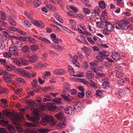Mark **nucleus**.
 Returning <instances> with one entry per match:
<instances>
[{
  "instance_id": "nucleus-1",
  "label": "nucleus",
  "mask_w": 133,
  "mask_h": 133,
  "mask_svg": "<svg viewBox=\"0 0 133 133\" xmlns=\"http://www.w3.org/2000/svg\"><path fill=\"white\" fill-rule=\"evenodd\" d=\"M45 106L43 105H41L36 108H33L31 109V110L33 112L35 115L34 118L28 115H26V117L27 119L31 122L34 121L35 119L39 120V112L43 111L44 109Z\"/></svg>"
},
{
  "instance_id": "nucleus-2",
  "label": "nucleus",
  "mask_w": 133,
  "mask_h": 133,
  "mask_svg": "<svg viewBox=\"0 0 133 133\" xmlns=\"http://www.w3.org/2000/svg\"><path fill=\"white\" fill-rule=\"evenodd\" d=\"M65 86L63 88V91L61 96L65 100L69 101L70 100V99L68 98L69 96L68 93L70 90V85L69 84L67 83H65Z\"/></svg>"
},
{
  "instance_id": "nucleus-3",
  "label": "nucleus",
  "mask_w": 133,
  "mask_h": 133,
  "mask_svg": "<svg viewBox=\"0 0 133 133\" xmlns=\"http://www.w3.org/2000/svg\"><path fill=\"white\" fill-rule=\"evenodd\" d=\"M109 51L107 50L103 51L102 52L99 51L98 53V55L96 56V58L97 60L101 62L106 57L109 56Z\"/></svg>"
},
{
  "instance_id": "nucleus-4",
  "label": "nucleus",
  "mask_w": 133,
  "mask_h": 133,
  "mask_svg": "<svg viewBox=\"0 0 133 133\" xmlns=\"http://www.w3.org/2000/svg\"><path fill=\"white\" fill-rule=\"evenodd\" d=\"M3 113L6 116L9 117H12L13 120L15 121H18V118H19L18 116V114L17 113L12 112H8L6 111H3Z\"/></svg>"
},
{
  "instance_id": "nucleus-5",
  "label": "nucleus",
  "mask_w": 133,
  "mask_h": 133,
  "mask_svg": "<svg viewBox=\"0 0 133 133\" xmlns=\"http://www.w3.org/2000/svg\"><path fill=\"white\" fill-rule=\"evenodd\" d=\"M54 119V117L52 116L46 115L42 118L41 123L43 125H45L49 122L52 121Z\"/></svg>"
},
{
  "instance_id": "nucleus-6",
  "label": "nucleus",
  "mask_w": 133,
  "mask_h": 133,
  "mask_svg": "<svg viewBox=\"0 0 133 133\" xmlns=\"http://www.w3.org/2000/svg\"><path fill=\"white\" fill-rule=\"evenodd\" d=\"M15 63L16 64L19 66H21V65H27L29 64V61L22 58H19L15 61Z\"/></svg>"
},
{
  "instance_id": "nucleus-7",
  "label": "nucleus",
  "mask_w": 133,
  "mask_h": 133,
  "mask_svg": "<svg viewBox=\"0 0 133 133\" xmlns=\"http://www.w3.org/2000/svg\"><path fill=\"white\" fill-rule=\"evenodd\" d=\"M101 11L99 7L96 6L93 10V12H92V15L90 17V19H92L95 17L98 18L97 17L99 16V14Z\"/></svg>"
},
{
  "instance_id": "nucleus-8",
  "label": "nucleus",
  "mask_w": 133,
  "mask_h": 133,
  "mask_svg": "<svg viewBox=\"0 0 133 133\" xmlns=\"http://www.w3.org/2000/svg\"><path fill=\"white\" fill-rule=\"evenodd\" d=\"M12 42L15 47L18 48L21 46L22 43L20 40L15 36L12 38Z\"/></svg>"
},
{
  "instance_id": "nucleus-9",
  "label": "nucleus",
  "mask_w": 133,
  "mask_h": 133,
  "mask_svg": "<svg viewBox=\"0 0 133 133\" xmlns=\"http://www.w3.org/2000/svg\"><path fill=\"white\" fill-rule=\"evenodd\" d=\"M48 65V64L46 63H43L41 62H39L35 65L34 67L37 69H41L42 68L46 67Z\"/></svg>"
},
{
  "instance_id": "nucleus-10",
  "label": "nucleus",
  "mask_w": 133,
  "mask_h": 133,
  "mask_svg": "<svg viewBox=\"0 0 133 133\" xmlns=\"http://www.w3.org/2000/svg\"><path fill=\"white\" fill-rule=\"evenodd\" d=\"M18 50L16 47H11L9 48V52L11 55L18 56Z\"/></svg>"
},
{
  "instance_id": "nucleus-11",
  "label": "nucleus",
  "mask_w": 133,
  "mask_h": 133,
  "mask_svg": "<svg viewBox=\"0 0 133 133\" xmlns=\"http://www.w3.org/2000/svg\"><path fill=\"white\" fill-rule=\"evenodd\" d=\"M32 23L35 25L41 28H43L44 27V23L41 21L34 20L32 21Z\"/></svg>"
},
{
  "instance_id": "nucleus-12",
  "label": "nucleus",
  "mask_w": 133,
  "mask_h": 133,
  "mask_svg": "<svg viewBox=\"0 0 133 133\" xmlns=\"http://www.w3.org/2000/svg\"><path fill=\"white\" fill-rule=\"evenodd\" d=\"M82 105L80 102H77L75 103L74 108L76 111L78 112L81 110Z\"/></svg>"
},
{
  "instance_id": "nucleus-13",
  "label": "nucleus",
  "mask_w": 133,
  "mask_h": 133,
  "mask_svg": "<svg viewBox=\"0 0 133 133\" xmlns=\"http://www.w3.org/2000/svg\"><path fill=\"white\" fill-rule=\"evenodd\" d=\"M65 111L66 113L71 115H73L74 113L73 108L70 106L66 107L65 109Z\"/></svg>"
},
{
  "instance_id": "nucleus-14",
  "label": "nucleus",
  "mask_w": 133,
  "mask_h": 133,
  "mask_svg": "<svg viewBox=\"0 0 133 133\" xmlns=\"http://www.w3.org/2000/svg\"><path fill=\"white\" fill-rule=\"evenodd\" d=\"M54 74L59 75H63L65 73L64 70L62 69H56L53 71Z\"/></svg>"
},
{
  "instance_id": "nucleus-15",
  "label": "nucleus",
  "mask_w": 133,
  "mask_h": 133,
  "mask_svg": "<svg viewBox=\"0 0 133 133\" xmlns=\"http://www.w3.org/2000/svg\"><path fill=\"white\" fill-rule=\"evenodd\" d=\"M106 28L108 31H112L114 30V26L108 22H105Z\"/></svg>"
},
{
  "instance_id": "nucleus-16",
  "label": "nucleus",
  "mask_w": 133,
  "mask_h": 133,
  "mask_svg": "<svg viewBox=\"0 0 133 133\" xmlns=\"http://www.w3.org/2000/svg\"><path fill=\"white\" fill-rule=\"evenodd\" d=\"M6 70L9 71H12L15 70L16 67L14 65L11 64L8 65L7 63L4 66Z\"/></svg>"
},
{
  "instance_id": "nucleus-17",
  "label": "nucleus",
  "mask_w": 133,
  "mask_h": 133,
  "mask_svg": "<svg viewBox=\"0 0 133 133\" xmlns=\"http://www.w3.org/2000/svg\"><path fill=\"white\" fill-rule=\"evenodd\" d=\"M46 107L48 110L51 111H54L56 109L55 106L54 105V104L51 102L47 104Z\"/></svg>"
},
{
  "instance_id": "nucleus-18",
  "label": "nucleus",
  "mask_w": 133,
  "mask_h": 133,
  "mask_svg": "<svg viewBox=\"0 0 133 133\" xmlns=\"http://www.w3.org/2000/svg\"><path fill=\"white\" fill-rule=\"evenodd\" d=\"M111 57L112 59L116 61L119 60L120 58V55L117 52H113L112 53Z\"/></svg>"
},
{
  "instance_id": "nucleus-19",
  "label": "nucleus",
  "mask_w": 133,
  "mask_h": 133,
  "mask_svg": "<svg viewBox=\"0 0 133 133\" xmlns=\"http://www.w3.org/2000/svg\"><path fill=\"white\" fill-rule=\"evenodd\" d=\"M94 76V73L91 71H88L86 73V77L88 79H92Z\"/></svg>"
},
{
  "instance_id": "nucleus-20",
  "label": "nucleus",
  "mask_w": 133,
  "mask_h": 133,
  "mask_svg": "<svg viewBox=\"0 0 133 133\" xmlns=\"http://www.w3.org/2000/svg\"><path fill=\"white\" fill-rule=\"evenodd\" d=\"M121 23L122 29H127L128 28L127 25L129 24V22L128 21H125L123 20H121Z\"/></svg>"
},
{
  "instance_id": "nucleus-21",
  "label": "nucleus",
  "mask_w": 133,
  "mask_h": 133,
  "mask_svg": "<svg viewBox=\"0 0 133 133\" xmlns=\"http://www.w3.org/2000/svg\"><path fill=\"white\" fill-rule=\"evenodd\" d=\"M51 46L54 48L57 49L59 51L62 52L63 50V48L59 44L56 45L52 44Z\"/></svg>"
},
{
  "instance_id": "nucleus-22",
  "label": "nucleus",
  "mask_w": 133,
  "mask_h": 133,
  "mask_svg": "<svg viewBox=\"0 0 133 133\" xmlns=\"http://www.w3.org/2000/svg\"><path fill=\"white\" fill-rule=\"evenodd\" d=\"M38 59V57L35 55H33L30 57L29 61L32 63H35L37 61Z\"/></svg>"
},
{
  "instance_id": "nucleus-23",
  "label": "nucleus",
  "mask_w": 133,
  "mask_h": 133,
  "mask_svg": "<svg viewBox=\"0 0 133 133\" xmlns=\"http://www.w3.org/2000/svg\"><path fill=\"white\" fill-rule=\"evenodd\" d=\"M18 74H19L22 76L27 77L28 75V72H26L23 70L22 69H18L17 70Z\"/></svg>"
},
{
  "instance_id": "nucleus-24",
  "label": "nucleus",
  "mask_w": 133,
  "mask_h": 133,
  "mask_svg": "<svg viewBox=\"0 0 133 133\" xmlns=\"http://www.w3.org/2000/svg\"><path fill=\"white\" fill-rule=\"evenodd\" d=\"M18 74H19L22 76L27 77L28 75V72H26L23 70L22 69H18L17 70Z\"/></svg>"
},
{
  "instance_id": "nucleus-25",
  "label": "nucleus",
  "mask_w": 133,
  "mask_h": 133,
  "mask_svg": "<svg viewBox=\"0 0 133 133\" xmlns=\"http://www.w3.org/2000/svg\"><path fill=\"white\" fill-rule=\"evenodd\" d=\"M52 3H53L55 4L58 3L60 5L62 8H63L64 6V4L62 0H49Z\"/></svg>"
},
{
  "instance_id": "nucleus-26",
  "label": "nucleus",
  "mask_w": 133,
  "mask_h": 133,
  "mask_svg": "<svg viewBox=\"0 0 133 133\" xmlns=\"http://www.w3.org/2000/svg\"><path fill=\"white\" fill-rule=\"evenodd\" d=\"M27 73L28 75L27 76V77L30 78L34 77L37 74L36 72L34 71H31L30 72H28Z\"/></svg>"
},
{
  "instance_id": "nucleus-27",
  "label": "nucleus",
  "mask_w": 133,
  "mask_h": 133,
  "mask_svg": "<svg viewBox=\"0 0 133 133\" xmlns=\"http://www.w3.org/2000/svg\"><path fill=\"white\" fill-rule=\"evenodd\" d=\"M78 57L76 56L75 55L73 56V63L76 66L79 67L80 66V64L79 63L77 62Z\"/></svg>"
},
{
  "instance_id": "nucleus-28",
  "label": "nucleus",
  "mask_w": 133,
  "mask_h": 133,
  "mask_svg": "<svg viewBox=\"0 0 133 133\" xmlns=\"http://www.w3.org/2000/svg\"><path fill=\"white\" fill-rule=\"evenodd\" d=\"M0 13L1 19L3 21H5L6 19V13L2 10L1 11Z\"/></svg>"
},
{
  "instance_id": "nucleus-29",
  "label": "nucleus",
  "mask_w": 133,
  "mask_h": 133,
  "mask_svg": "<svg viewBox=\"0 0 133 133\" xmlns=\"http://www.w3.org/2000/svg\"><path fill=\"white\" fill-rule=\"evenodd\" d=\"M29 44H35L36 43V41L34 38L31 37H28L27 39V42Z\"/></svg>"
},
{
  "instance_id": "nucleus-30",
  "label": "nucleus",
  "mask_w": 133,
  "mask_h": 133,
  "mask_svg": "<svg viewBox=\"0 0 133 133\" xmlns=\"http://www.w3.org/2000/svg\"><path fill=\"white\" fill-rule=\"evenodd\" d=\"M101 87L104 89L109 88V83L106 81H104L102 84Z\"/></svg>"
},
{
  "instance_id": "nucleus-31",
  "label": "nucleus",
  "mask_w": 133,
  "mask_h": 133,
  "mask_svg": "<svg viewBox=\"0 0 133 133\" xmlns=\"http://www.w3.org/2000/svg\"><path fill=\"white\" fill-rule=\"evenodd\" d=\"M119 96L120 97H124L126 94V92L124 90L120 89L118 91Z\"/></svg>"
},
{
  "instance_id": "nucleus-32",
  "label": "nucleus",
  "mask_w": 133,
  "mask_h": 133,
  "mask_svg": "<svg viewBox=\"0 0 133 133\" xmlns=\"http://www.w3.org/2000/svg\"><path fill=\"white\" fill-rule=\"evenodd\" d=\"M55 117L58 120H62L63 118V114L61 112H60L57 114L55 115Z\"/></svg>"
},
{
  "instance_id": "nucleus-33",
  "label": "nucleus",
  "mask_w": 133,
  "mask_h": 133,
  "mask_svg": "<svg viewBox=\"0 0 133 133\" xmlns=\"http://www.w3.org/2000/svg\"><path fill=\"white\" fill-rule=\"evenodd\" d=\"M8 92V90L6 88L2 87H0V92L1 94H6Z\"/></svg>"
},
{
  "instance_id": "nucleus-34",
  "label": "nucleus",
  "mask_w": 133,
  "mask_h": 133,
  "mask_svg": "<svg viewBox=\"0 0 133 133\" xmlns=\"http://www.w3.org/2000/svg\"><path fill=\"white\" fill-rule=\"evenodd\" d=\"M24 25L27 27H29L31 25L30 22L27 19L23 20Z\"/></svg>"
},
{
  "instance_id": "nucleus-35",
  "label": "nucleus",
  "mask_w": 133,
  "mask_h": 133,
  "mask_svg": "<svg viewBox=\"0 0 133 133\" xmlns=\"http://www.w3.org/2000/svg\"><path fill=\"white\" fill-rule=\"evenodd\" d=\"M105 23V22H104L101 21L99 22H97L96 24L97 27L98 28L101 29L104 26Z\"/></svg>"
},
{
  "instance_id": "nucleus-36",
  "label": "nucleus",
  "mask_w": 133,
  "mask_h": 133,
  "mask_svg": "<svg viewBox=\"0 0 133 133\" xmlns=\"http://www.w3.org/2000/svg\"><path fill=\"white\" fill-rule=\"evenodd\" d=\"M5 75H6L5 76V77L6 79H12L15 76H16L15 75L11 74L9 73H8L7 72L6 74Z\"/></svg>"
},
{
  "instance_id": "nucleus-37",
  "label": "nucleus",
  "mask_w": 133,
  "mask_h": 133,
  "mask_svg": "<svg viewBox=\"0 0 133 133\" xmlns=\"http://www.w3.org/2000/svg\"><path fill=\"white\" fill-rule=\"evenodd\" d=\"M66 124L64 123H59L56 126V127L57 129H59L61 128H64Z\"/></svg>"
},
{
  "instance_id": "nucleus-38",
  "label": "nucleus",
  "mask_w": 133,
  "mask_h": 133,
  "mask_svg": "<svg viewBox=\"0 0 133 133\" xmlns=\"http://www.w3.org/2000/svg\"><path fill=\"white\" fill-rule=\"evenodd\" d=\"M8 130L11 133H14L15 131V130L14 127L12 125H8L7 127Z\"/></svg>"
},
{
  "instance_id": "nucleus-39",
  "label": "nucleus",
  "mask_w": 133,
  "mask_h": 133,
  "mask_svg": "<svg viewBox=\"0 0 133 133\" xmlns=\"http://www.w3.org/2000/svg\"><path fill=\"white\" fill-rule=\"evenodd\" d=\"M8 121L4 120H0V125L2 126H6L8 125Z\"/></svg>"
},
{
  "instance_id": "nucleus-40",
  "label": "nucleus",
  "mask_w": 133,
  "mask_h": 133,
  "mask_svg": "<svg viewBox=\"0 0 133 133\" xmlns=\"http://www.w3.org/2000/svg\"><path fill=\"white\" fill-rule=\"evenodd\" d=\"M33 3L34 6L36 7H38L41 4L39 0H34Z\"/></svg>"
},
{
  "instance_id": "nucleus-41",
  "label": "nucleus",
  "mask_w": 133,
  "mask_h": 133,
  "mask_svg": "<svg viewBox=\"0 0 133 133\" xmlns=\"http://www.w3.org/2000/svg\"><path fill=\"white\" fill-rule=\"evenodd\" d=\"M30 48L31 50L36 51L39 48V46L37 45L34 44L31 45Z\"/></svg>"
},
{
  "instance_id": "nucleus-42",
  "label": "nucleus",
  "mask_w": 133,
  "mask_h": 133,
  "mask_svg": "<svg viewBox=\"0 0 133 133\" xmlns=\"http://www.w3.org/2000/svg\"><path fill=\"white\" fill-rule=\"evenodd\" d=\"M99 7L101 9H104L105 7V2L103 1L100 0L99 2Z\"/></svg>"
},
{
  "instance_id": "nucleus-43",
  "label": "nucleus",
  "mask_w": 133,
  "mask_h": 133,
  "mask_svg": "<svg viewBox=\"0 0 133 133\" xmlns=\"http://www.w3.org/2000/svg\"><path fill=\"white\" fill-rule=\"evenodd\" d=\"M90 83L89 84L90 85L92 88L94 89H96L97 88V85L96 83L92 80H90Z\"/></svg>"
},
{
  "instance_id": "nucleus-44",
  "label": "nucleus",
  "mask_w": 133,
  "mask_h": 133,
  "mask_svg": "<svg viewBox=\"0 0 133 133\" xmlns=\"http://www.w3.org/2000/svg\"><path fill=\"white\" fill-rule=\"evenodd\" d=\"M54 89L53 87H46L43 88V90L45 92H46L48 91H51Z\"/></svg>"
},
{
  "instance_id": "nucleus-45",
  "label": "nucleus",
  "mask_w": 133,
  "mask_h": 133,
  "mask_svg": "<svg viewBox=\"0 0 133 133\" xmlns=\"http://www.w3.org/2000/svg\"><path fill=\"white\" fill-rule=\"evenodd\" d=\"M22 50L24 52H26L29 50V48L28 45H24L22 48Z\"/></svg>"
},
{
  "instance_id": "nucleus-46",
  "label": "nucleus",
  "mask_w": 133,
  "mask_h": 133,
  "mask_svg": "<svg viewBox=\"0 0 133 133\" xmlns=\"http://www.w3.org/2000/svg\"><path fill=\"white\" fill-rule=\"evenodd\" d=\"M31 85L34 87H35L37 85V82L36 78H34L31 82Z\"/></svg>"
},
{
  "instance_id": "nucleus-47",
  "label": "nucleus",
  "mask_w": 133,
  "mask_h": 133,
  "mask_svg": "<svg viewBox=\"0 0 133 133\" xmlns=\"http://www.w3.org/2000/svg\"><path fill=\"white\" fill-rule=\"evenodd\" d=\"M46 6L48 8V9L53 11L56 9V7L53 5L50 4H48L46 5Z\"/></svg>"
},
{
  "instance_id": "nucleus-48",
  "label": "nucleus",
  "mask_w": 133,
  "mask_h": 133,
  "mask_svg": "<svg viewBox=\"0 0 133 133\" xmlns=\"http://www.w3.org/2000/svg\"><path fill=\"white\" fill-rule=\"evenodd\" d=\"M61 27L62 28H63L64 30L66 32H67L68 33H70L71 32H72V33L73 34H75V33L74 32L72 31H71V30L67 28L65 26H63V25H61Z\"/></svg>"
},
{
  "instance_id": "nucleus-49",
  "label": "nucleus",
  "mask_w": 133,
  "mask_h": 133,
  "mask_svg": "<svg viewBox=\"0 0 133 133\" xmlns=\"http://www.w3.org/2000/svg\"><path fill=\"white\" fill-rule=\"evenodd\" d=\"M24 13L25 15L29 19L31 20L32 19L31 14L27 12L26 11H25L24 12Z\"/></svg>"
},
{
  "instance_id": "nucleus-50",
  "label": "nucleus",
  "mask_w": 133,
  "mask_h": 133,
  "mask_svg": "<svg viewBox=\"0 0 133 133\" xmlns=\"http://www.w3.org/2000/svg\"><path fill=\"white\" fill-rule=\"evenodd\" d=\"M68 71L70 74H74V68L71 66L69 65L68 66Z\"/></svg>"
},
{
  "instance_id": "nucleus-51",
  "label": "nucleus",
  "mask_w": 133,
  "mask_h": 133,
  "mask_svg": "<svg viewBox=\"0 0 133 133\" xmlns=\"http://www.w3.org/2000/svg\"><path fill=\"white\" fill-rule=\"evenodd\" d=\"M7 38L6 35L5 34H0V40L4 41Z\"/></svg>"
},
{
  "instance_id": "nucleus-52",
  "label": "nucleus",
  "mask_w": 133,
  "mask_h": 133,
  "mask_svg": "<svg viewBox=\"0 0 133 133\" xmlns=\"http://www.w3.org/2000/svg\"><path fill=\"white\" fill-rule=\"evenodd\" d=\"M99 64V62L96 60L94 61L91 62L90 64L92 66H96Z\"/></svg>"
},
{
  "instance_id": "nucleus-53",
  "label": "nucleus",
  "mask_w": 133,
  "mask_h": 133,
  "mask_svg": "<svg viewBox=\"0 0 133 133\" xmlns=\"http://www.w3.org/2000/svg\"><path fill=\"white\" fill-rule=\"evenodd\" d=\"M52 101L55 103H57V104H59L61 103V99L60 98H57L56 99H54L52 100Z\"/></svg>"
},
{
  "instance_id": "nucleus-54",
  "label": "nucleus",
  "mask_w": 133,
  "mask_h": 133,
  "mask_svg": "<svg viewBox=\"0 0 133 133\" xmlns=\"http://www.w3.org/2000/svg\"><path fill=\"white\" fill-rule=\"evenodd\" d=\"M0 63L4 65V66L7 63H6V60L5 59L3 58L0 59Z\"/></svg>"
},
{
  "instance_id": "nucleus-55",
  "label": "nucleus",
  "mask_w": 133,
  "mask_h": 133,
  "mask_svg": "<svg viewBox=\"0 0 133 133\" xmlns=\"http://www.w3.org/2000/svg\"><path fill=\"white\" fill-rule=\"evenodd\" d=\"M11 55L10 52H6L3 54V56L5 58H9L11 57Z\"/></svg>"
},
{
  "instance_id": "nucleus-56",
  "label": "nucleus",
  "mask_w": 133,
  "mask_h": 133,
  "mask_svg": "<svg viewBox=\"0 0 133 133\" xmlns=\"http://www.w3.org/2000/svg\"><path fill=\"white\" fill-rule=\"evenodd\" d=\"M40 133H46L48 132L49 130L47 129H41L38 130Z\"/></svg>"
},
{
  "instance_id": "nucleus-57",
  "label": "nucleus",
  "mask_w": 133,
  "mask_h": 133,
  "mask_svg": "<svg viewBox=\"0 0 133 133\" xmlns=\"http://www.w3.org/2000/svg\"><path fill=\"white\" fill-rule=\"evenodd\" d=\"M37 124L36 123H25V125L28 126L30 127H35L36 126Z\"/></svg>"
},
{
  "instance_id": "nucleus-58",
  "label": "nucleus",
  "mask_w": 133,
  "mask_h": 133,
  "mask_svg": "<svg viewBox=\"0 0 133 133\" xmlns=\"http://www.w3.org/2000/svg\"><path fill=\"white\" fill-rule=\"evenodd\" d=\"M114 25L115 26L116 28L119 29H122V25L121 22L119 23H115Z\"/></svg>"
},
{
  "instance_id": "nucleus-59",
  "label": "nucleus",
  "mask_w": 133,
  "mask_h": 133,
  "mask_svg": "<svg viewBox=\"0 0 133 133\" xmlns=\"http://www.w3.org/2000/svg\"><path fill=\"white\" fill-rule=\"evenodd\" d=\"M85 94L87 97L88 98H91L92 96L91 92L90 91H87Z\"/></svg>"
},
{
  "instance_id": "nucleus-60",
  "label": "nucleus",
  "mask_w": 133,
  "mask_h": 133,
  "mask_svg": "<svg viewBox=\"0 0 133 133\" xmlns=\"http://www.w3.org/2000/svg\"><path fill=\"white\" fill-rule=\"evenodd\" d=\"M83 10L84 12L86 14L88 15L90 14V11L88 8L85 7L83 8Z\"/></svg>"
},
{
  "instance_id": "nucleus-61",
  "label": "nucleus",
  "mask_w": 133,
  "mask_h": 133,
  "mask_svg": "<svg viewBox=\"0 0 133 133\" xmlns=\"http://www.w3.org/2000/svg\"><path fill=\"white\" fill-rule=\"evenodd\" d=\"M9 21L12 25L15 26L16 25V23L15 21L13 19H9Z\"/></svg>"
},
{
  "instance_id": "nucleus-62",
  "label": "nucleus",
  "mask_w": 133,
  "mask_h": 133,
  "mask_svg": "<svg viewBox=\"0 0 133 133\" xmlns=\"http://www.w3.org/2000/svg\"><path fill=\"white\" fill-rule=\"evenodd\" d=\"M16 80L18 82H20L21 83H24L25 82V81L23 79L20 77L16 78Z\"/></svg>"
},
{
  "instance_id": "nucleus-63",
  "label": "nucleus",
  "mask_w": 133,
  "mask_h": 133,
  "mask_svg": "<svg viewBox=\"0 0 133 133\" xmlns=\"http://www.w3.org/2000/svg\"><path fill=\"white\" fill-rule=\"evenodd\" d=\"M116 76L117 77L119 78H122L123 76L122 73L118 72H116Z\"/></svg>"
},
{
  "instance_id": "nucleus-64",
  "label": "nucleus",
  "mask_w": 133,
  "mask_h": 133,
  "mask_svg": "<svg viewBox=\"0 0 133 133\" xmlns=\"http://www.w3.org/2000/svg\"><path fill=\"white\" fill-rule=\"evenodd\" d=\"M16 129L17 131L20 132H22L23 131L21 127L19 125H17L16 126Z\"/></svg>"
}]
</instances>
